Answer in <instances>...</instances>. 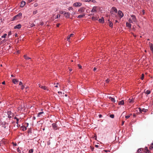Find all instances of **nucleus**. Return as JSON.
I'll return each instance as SVG.
<instances>
[{
    "mask_svg": "<svg viewBox=\"0 0 153 153\" xmlns=\"http://www.w3.org/2000/svg\"><path fill=\"white\" fill-rule=\"evenodd\" d=\"M12 82L13 83L16 84L17 83L19 82V81L16 79H13L12 80Z\"/></svg>",
    "mask_w": 153,
    "mask_h": 153,
    "instance_id": "12",
    "label": "nucleus"
},
{
    "mask_svg": "<svg viewBox=\"0 0 153 153\" xmlns=\"http://www.w3.org/2000/svg\"><path fill=\"white\" fill-rule=\"evenodd\" d=\"M144 152L145 153H149V152H148V151H147V152Z\"/></svg>",
    "mask_w": 153,
    "mask_h": 153,
    "instance_id": "64",
    "label": "nucleus"
},
{
    "mask_svg": "<svg viewBox=\"0 0 153 153\" xmlns=\"http://www.w3.org/2000/svg\"><path fill=\"white\" fill-rule=\"evenodd\" d=\"M22 16V13H19L15 16H14L13 18L12 21L16 20L21 18Z\"/></svg>",
    "mask_w": 153,
    "mask_h": 153,
    "instance_id": "1",
    "label": "nucleus"
},
{
    "mask_svg": "<svg viewBox=\"0 0 153 153\" xmlns=\"http://www.w3.org/2000/svg\"><path fill=\"white\" fill-rule=\"evenodd\" d=\"M25 4V1H22L21 3L20 7H24Z\"/></svg>",
    "mask_w": 153,
    "mask_h": 153,
    "instance_id": "11",
    "label": "nucleus"
},
{
    "mask_svg": "<svg viewBox=\"0 0 153 153\" xmlns=\"http://www.w3.org/2000/svg\"><path fill=\"white\" fill-rule=\"evenodd\" d=\"M99 21L100 22L103 23L104 22V19L103 17H102L101 19H99Z\"/></svg>",
    "mask_w": 153,
    "mask_h": 153,
    "instance_id": "13",
    "label": "nucleus"
},
{
    "mask_svg": "<svg viewBox=\"0 0 153 153\" xmlns=\"http://www.w3.org/2000/svg\"><path fill=\"white\" fill-rule=\"evenodd\" d=\"M43 113L44 112L43 111L37 114V117H40V115L43 114Z\"/></svg>",
    "mask_w": 153,
    "mask_h": 153,
    "instance_id": "23",
    "label": "nucleus"
},
{
    "mask_svg": "<svg viewBox=\"0 0 153 153\" xmlns=\"http://www.w3.org/2000/svg\"><path fill=\"white\" fill-rule=\"evenodd\" d=\"M146 94H149L151 93V91L150 90H147L146 92Z\"/></svg>",
    "mask_w": 153,
    "mask_h": 153,
    "instance_id": "25",
    "label": "nucleus"
},
{
    "mask_svg": "<svg viewBox=\"0 0 153 153\" xmlns=\"http://www.w3.org/2000/svg\"><path fill=\"white\" fill-rule=\"evenodd\" d=\"M17 151L19 152V153H21V150L19 149V148H18L17 149Z\"/></svg>",
    "mask_w": 153,
    "mask_h": 153,
    "instance_id": "43",
    "label": "nucleus"
},
{
    "mask_svg": "<svg viewBox=\"0 0 153 153\" xmlns=\"http://www.w3.org/2000/svg\"><path fill=\"white\" fill-rule=\"evenodd\" d=\"M14 119H16V120H17V122H16V123L17 124H18V123H19V119L16 117H15Z\"/></svg>",
    "mask_w": 153,
    "mask_h": 153,
    "instance_id": "28",
    "label": "nucleus"
},
{
    "mask_svg": "<svg viewBox=\"0 0 153 153\" xmlns=\"http://www.w3.org/2000/svg\"><path fill=\"white\" fill-rule=\"evenodd\" d=\"M124 122H125V121H122V125H123L124 124Z\"/></svg>",
    "mask_w": 153,
    "mask_h": 153,
    "instance_id": "60",
    "label": "nucleus"
},
{
    "mask_svg": "<svg viewBox=\"0 0 153 153\" xmlns=\"http://www.w3.org/2000/svg\"><path fill=\"white\" fill-rule=\"evenodd\" d=\"M113 11L116 13H117V8L115 7H113L112 8Z\"/></svg>",
    "mask_w": 153,
    "mask_h": 153,
    "instance_id": "22",
    "label": "nucleus"
},
{
    "mask_svg": "<svg viewBox=\"0 0 153 153\" xmlns=\"http://www.w3.org/2000/svg\"><path fill=\"white\" fill-rule=\"evenodd\" d=\"M148 151V152H149V150L148 149L147 147H146L145 148L144 150V152H147Z\"/></svg>",
    "mask_w": 153,
    "mask_h": 153,
    "instance_id": "27",
    "label": "nucleus"
},
{
    "mask_svg": "<svg viewBox=\"0 0 153 153\" xmlns=\"http://www.w3.org/2000/svg\"><path fill=\"white\" fill-rule=\"evenodd\" d=\"M78 66L79 68H82V66L80 65L79 64Z\"/></svg>",
    "mask_w": 153,
    "mask_h": 153,
    "instance_id": "50",
    "label": "nucleus"
},
{
    "mask_svg": "<svg viewBox=\"0 0 153 153\" xmlns=\"http://www.w3.org/2000/svg\"><path fill=\"white\" fill-rule=\"evenodd\" d=\"M74 35V34L73 33L71 34L69 36L71 37L72 36Z\"/></svg>",
    "mask_w": 153,
    "mask_h": 153,
    "instance_id": "56",
    "label": "nucleus"
},
{
    "mask_svg": "<svg viewBox=\"0 0 153 153\" xmlns=\"http://www.w3.org/2000/svg\"><path fill=\"white\" fill-rule=\"evenodd\" d=\"M149 149L151 150L153 149V145H150V146L149 147Z\"/></svg>",
    "mask_w": 153,
    "mask_h": 153,
    "instance_id": "33",
    "label": "nucleus"
},
{
    "mask_svg": "<svg viewBox=\"0 0 153 153\" xmlns=\"http://www.w3.org/2000/svg\"><path fill=\"white\" fill-rule=\"evenodd\" d=\"M64 14L65 15V16L67 18H70V13L69 12H65Z\"/></svg>",
    "mask_w": 153,
    "mask_h": 153,
    "instance_id": "5",
    "label": "nucleus"
},
{
    "mask_svg": "<svg viewBox=\"0 0 153 153\" xmlns=\"http://www.w3.org/2000/svg\"><path fill=\"white\" fill-rule=\"evenodd\" d=\"M110 80L109 79H106L105 80V81L106 83H108L110 81Z\"/></svg>",
    "mask_w": 153,
    "mask_h": 153,
    "instance_id": "40",
    "label": "nucleus"
},
{
    "mask_svg": "<svg viewBox=\"0 0 153 153\" xmlns=\"http://www.w3.org/2000/svg\"><path fill=\"white\" fill-rule=\"evenodd\" d=\"M118 14L120 16V18H121L123 16L124 14L121 11L119 10L118 11Z\"/></svg>",
    "mask_w": 153,
    "mask_h": 153,
    "instance_id": "6",
    "label": "nucleus"
},
{
    "mask_svg": "<svg viewBox=\"0 0 153 153\" xmlns=\"http://www.w3.org/2000/svg\"><path fill=\"white\" fill-rule=\"evenodd\" d=\"M91 0H85V1L86 2H90Z\"/></svg>",
    "mask_w": 153,
    "mask_h": 153,
    "instance_id": "55",
    "label": "nucleus"
},
{
    "mask_svg": "<svg viewBox=\"0 0 153 153\" xmlns=\"http://www.w3.org/2000/svg\"><path fill=\"white\" fill-rule=\"evenodd\" d=\"M60 25V24H57V25H56V26L57 27H59V25Z\"/></svg>",
    "mask_w": 153,
    "mask_h": 153,
    "instance_id": "59",
    "label": "nucleus"
},
{
    "mask_svg": "<svg viewBox=\"0 0 153 153\" xmlns=\"http://www.w3.org/2000/svg\"><path fill=\"white\" fill-rule=\"evenodd\" d=\"M25 88V86L24 85H22L21 87V89H23Z\"/></svg>",
    "mask_w": 153,
    "mask_h": 153,
    "instance_id": "46",
    "label": "nucleus"
},
{
    "mask_svg": "<svg viewBox=\"0 0 153 153\" xmlns=\"http://www.w3.org/2000/svg\"><path fill=\"white\" fill-rule=\"evenodd\" d=\"M23 107H22V105L21 106H20L19 107V110H22L23 109Z\"/></svg>",
    "mask_w": 153,
    "mask_h": 153,
    "instance_id": "38",
    "label": "nucleus"
},
{
    "mask_svg": "<svg viewBox=\"0 0 153 153\" xmlns=\"http://www.w3.org/2000/svg\"><path fill=\"white\" fill-rule=\"evenodd\" d=\"M139 111H140V112H142V109H141V108H139Z\"/></svg>",
    "mask_w": 153,
    "mask_h": 153,
    "instance_id": "53",
    "label": "nucleus"
},
{
    "mask_svg": "<svg viewBox=\"0 0 153 153\" xmlns=\"http://www.w3.org/2000/svg\"><path fill=\"white\" fill-rule=\"evenodd\" d=\"M124 103V101L123 100H122L120 101L118 103V105H123Z\"/></svg>",
    "mask_w": 153,
    "mask_h": 153,
    "instance_id": "18",
    "label": "nucleus"
},
{
    "mask_svg": "<svg viewBox=\"0 0 153 153\" xmlns=\"http://www.w3.org/2000/svg\"><path fill=\"white\" fill-rule=\"evenodd\" d=\"M85 9V8L84 7H82L79 9L78 12H79V13H82V14L83 13H83L84 12Z\"/></svg>",
    "mask_w": 153,
    "mask_h": 153,
    "instance_id": "2",
    "label": "nucleus"
},
{
    "mask_svg": "<svg viewBox=\"0 0 153 153\" xmlns=\"http://www.w3.org/2000/svg\"><path fill=\"white\" fill-rule=\"evenodd\" d=\"M19 85H22V82L20 81L19 82Z\"/></svg>",
    "mask_w": 153,
    "mask_h": 153,
    "instance_id": "52",
    "label": "nucleus"
},
{
    "mask_svg": "<svg viewBox=\"0 0 153 153\" xmlns=\"http://www.w3.org/2000/svg\"><path fill=\"white\" fill-rule=\"evenodd\" d=\"M3 125V122H2L1 120H0V126L1 125Z\"/></svg>",
    "mask_w": 153,
    "mask_h": 153,
    "instance_id": "48",
    "label": "nucleus"
},
{
    "mask_svg": "<svg viewBox=\"0 0 153 153\" xmlns=\"http://www.w3.org/2000/svg\"><path fill=\"white\" fill-rule=\"evenodd\" d=\"M44 23H43V22H41V23H40V25L42 26V25H44Z\"/></svg>",
    "mask_w": 153,
    "mask_h": 153,
    "instance_id": "58",
    "label": "nucleus"
},
{
    "mask_svg": "<svg viewBox=\"0 0 153 153\" xmlns=\"http://www.w3.org/2000/svg\"><path fill=\"white\" fill-rule=\"evenodd\" d=\"M130 117V116L127 115L125 116V117L126 119H128Z\"/></svg>",
    "mask_w": 153,
    "mask_h": 153,
    "instance_id": "49",
    "label": "nucleus"
},
{
    "mask_svg": "<svg viewBox=\"0 0 153 153\" xmlns=\"http://www.w3.org/2000/svg\"><path fill=\"white\" fill-rule=\"evenodd\" d=\"M21 25L20 24H19L17 25H16L15 26L14 28V29H20L21 27Z\"/></svg>",
    "mask_w": 153,
    "mask_h": 153,
    "instance_id": "10",
    "label": "nucleus"
},
{
    "mask_svg": "<svg viewBox=\"0 0 153 153\" xmlns=\"http://www.w3.org/2000/svg\"><path fill=\"white\" fill-rule=\"evenodd\" d=\"M97 7L96 6H94L93 8L92 9V10H91V12H96L97 11Z\"/></svg>",
    "mask_w": 153,
    "mask_h": 153,
    "instance_id": "9",
    "label": "nucleus"
},
{
    "mask_svg": "<svg viewBox=\"0 0 153 153\" xmlns=\"http://www.w3.org/2000/svg\"><path fill=\"white\" fill-rule=\"evenodd\" d=\"M24 57L25 59H31V58L28 57L26 55H25L24 56Z\"/></svg>",
    "mask_w": 153,
    "mask_h": 153,
    "instance_id": "24",
    "label": "nucleus"
},
{
    "mask_svg": "<svg viewBox=\"0 0 153 153\" xmlns=\"http://www.w3.org/2000/svg\"><path fill=\"white\" fill-rule=\"evenodd\" d=\"M21 128L23 131H25L27 129L26 127L25 126H22Z\"/></svg>",
    "mask_w": 153,
    "mask_h": 153,
    "instance_id": "21",
    "label": "nucleus"
},
{
    "mask_svg": "<svg viewBox=\"0 0 153 153\" xmlns=\"http://www.w3.org/2000/svg\"><path fill=\"white\" fill-rule=\"evenodd\" d=\"M34 7H36L38 6V4L37 3H35L34 4Z\"/></svg>",
    "mask_w": 153,
    "mask_h": 153,
    "instance_id": "45",
    "label": "nucleus"
},
{
    "mask_svg": "<svg viewBox=\"0 0 153 153\" xmlns=\"http://www.w3.org/2000/svg\"><path fill=\"white\" fill-rule=\"evenodd\" d=\"M60 15L58 14V15H57L56 17L55 18V19H58V18L60 17Z\"/></svg>",
    "mask_w": 153,
    "mask_h": 153,
    "instance_id": "42",
    "label": "nucleus"
},
{
    "mask_svg": "<svg viewBox=\"0 0 153 153\" xmlns=\"http://www.w3.org/2000/svg\"><path fill=\"white\" fill-rule=\"evenodd\" d=\"M149 45L150 46L151 50L152 52H153V45L152 44L149 43Z\"/></svg>",
    "mask_w": 153,
    "mask_h": 153,
    "instance_id": "14",
    "label": "nucleus"
},
{
    "mask_svg": "<svg viewBox=\"0 0 153 153\" xmlns=\"http://www.w3.org/2000/svg\"><path fill=\"white\" fill-rule=\"evenodd\" d=\"M131 16L132 18L131 19L132 21L134 22H136L137 20L135 16L134 15H131Z\"/></svg>",
    "mask_w": 153,
    "mask_h": 153,
    "instance_id": "7",
    "label": "nucleus"
},
{
    "mask_svg": "<svg viewBox=\"0 0 153 153\" xmlns=\"http://www.w3.org/2000/svg\"><path fill=\"white\" fill-rule=\"evenodd\" d=\"M128 21L130 23H133V22H134L131 19H129Z\"/></svg>",
    "mask_w": 153,
    "mask_h": 153,
    "instance_id": "29",
    "label": "nucleus"
},
{
    "mask_svg": "<svg viewBox=\"0 0 153 153\" xmlns=\"http://www.w3.org/2000/svg\"><path fill=\"white\" fill-rule=\"evenodd\" d=\"M82 5V4L81 3L77 2L74 3L73 4V6L75 7H80Z\"/></svg>",
    "mask_w": 153,
    "mask_h": 153,
    "instance_id": "3",
    "label": "nucleus"
},
{
    "mask_svg": "<svg viewBox=\"0 0 153 153\" xmlns=\"http://www.w3.org/2000/svg\"><path fill=\"white\" fill-rule=\"evenodd\" d=\"M85 16V13H83L82 15H79L78 17L77 18H82L83 17H84Z\"/></svg>",
    "mask_w": 153,
    "mask_h": 153,
    "instance_id": "16",
    "label": "nucleus"
},
{
    "mask_svg": "<svg viewBox=\"0 0 153 153\" xmlns=\"http://www.w3.org/2000/svg\"><path fill=\"white\" fill-rule=\"evenodd\" d=\"M33 1V0H28V2L29 3H30L32 1Z\"/></svg>",
    "mask_w": 153,
    "mask_h": 153,
    "instance_id": "54",
    "label": "nucleus"
},
{
    "mask_svg": "<svg viewBox=\"0 0 153 153\" xmlns=\"http://www.w3.org/2000/svg\"><path fill=\"white\" fill-rule=\"evenodd\" d=\"M144 75L143 74H142V76L140 78V79H141V80H143V78H144Z\"/></svg>",
    "mask_w": 153,
    "mask_h": 153,
    "instance_id": "34",
    "label": "nucleus"
},
{
    "mask_svg": "<svg viewBox=\"0 0 153 153\" xmlns=\"http://www.w3.org/2000/svg\"><path fill=\"white\" fill-rule=\"evenodd\" d=\"M52 127L53 128V129L56 130L57 129V126L56 125L55 123H53L52 124Z\"/></svg>",
    "mask_w": 153,
    "mask_h": 153,
    "instance_id": "8",
    "label": "nucleus"
},
{
    "mask_svg": "<svg viewBox=\"0 0 153 153\" xmlns=\"http://www.w3.org/2000/svg\"><path fill=\"white\" fill-rule=\"evenodd\" d=\"M37 10H35V11H34L33 12V14H34V15H35L37 13Z\"/></svg>",
    "mask_w": 153,
    "mask_h": 153,
    "instance_id": "37",
    "label": "nucleus"
},
{
    "mask_svg": "<svg viewBox=\"0 0 153 153\" xmlns=\"http://www.w3.org/2000/svg\"><path fill=\"white\" fill-rule=\"evenodd\" d=\"M11 34H12L11 31H9L8 32V36H9L11 35Z\"/></svg>",
    "mask_w": 153,
    "mask_h": 153,
    "instance_id": "44",
    "label": "nucleus"
},
{
    "mask_svg": "<svg viewBox=\"0 0 153 153\" xmlns=\"http://www.w3.org/2000/svg\"><path fill=\"white\" fill-rule=\"evenodd\" d=\"M70 37L71 36H68V37L67 38L68 41H69V40L70 39Z\"/></svg>",
    "mask_w": 153,
    "mask_h": 153,
    "instance_id": "47",
    "label": "nucleus"
},
{
    "mask_svg": "<svg viewBox=\"0 0 153 153\" xmlns=\"http://www.w3.org/2000/svg\"><path fill=\"white\" fill-rule=\"evenodd\" d=\"M142 112H146L147 111V110L145 108H143V109H142Z\"/></svg>",
    "mask_w": 153,
    "mask_h": 153,
    "instance_id": "31",
    "label": "nucleus"
},
{
    "mask_svg": "<svg viewBox=\"0 0 153 153\" xmlns=\"http://www.w3.org/2000/svg\"><path fill=\"white\" fill-rule=\"evenodd\" d=\"M33 152V149H30L29 151V153H32Z\"/></svg>",
    "mask_w": 153,
    "mask_h": 153,
    "instance_id": "35",
    "label": "nucleus"
},
{
    "mask_svg": "<svg viewBox=\"0 0 153 153\" xmlns=\"http://www.w3.org/2000/svg\"><path fill=\"white\" fill-rule=\"evenodd\" d=\"M59 13H60V14H63L64 13V11H63L62 10H60L59 11Z\"/></svg>",
    "mask_w": 153,
    "mask_h": 153,
    "instance_id": "41",
    "label": "nucleus"
},
{
    "mask_svg": "<svg viewBox=\"0 0 153 153\" xmlns=\"http://www.w3.org/2000/svg\"><path fill=\"white\" fill-rule=\"evenodd\" d=\"M35 26V25L34 24H32L31 25H30V26L31 27H33L34 26Z\"/></svg>",
    "mask_w": 153,
    "mask_h": 153,
    "instance_id": "51",
    "label": "nucleus"
},
{
    "mask_svg": "<svg viewBox=\"0 0 153 153\" xmlns=\"http://www.w3.org/2000/svg\"><path fill=\"white\" fill-rule=\"evenodd\" d=\"M41 88L43 89L44 90H46V88L45 86H42L41 87Z\"/></svg>",
    "mask_w": 153,
    "mask_h": 153,
    "instance_id": "30",
    "label": "nucleus"
},
{
    "mask_svg": "<svg viewBox=\"0 0 153 153\" xmlns=\"http://www.w3.org/2000/svg\"><path fill=\"white\" fill-rule=\"evenodd\" d=\"M126 26L129 28H131V25L130 23L128 22H126Z\"/></svg>",
    "mask_w": 153,
    "mask_h": 153,
    "instance_id": "20",
    "label": "nucleus"
},
{
    "mask_svg": "<svg viewBox=\"0 0 153 153\" xmlns=\"http://www.w3.org/2000/svg\"><path fill=\"white\" fill-rule=\"evenodd\" d=\"M92 19L93 20H97V18L95 17H94V16H93L92 17Z\"/></svg>",
    "mask_w": 153,
    "mask_h": 153,
    "instance_id": "32",
    "label": "nucleus"
},
{
    "mask_svg": "<svg viewBox=\"0 0 153 153\" xmlns=\"http://www.w3.org/2000/svg\"><path fill=\"white\" fill-rule=\"evenodd\" d=\"M96 70H97V68L96 67L94 68V69H93V70L94 71H96Z\"/></svg>",
    "mask_w": 153,
    "mask_h": 153,
    "instance_id": "57",
    "label": "nucleus"
},
{
    "mask_svg": "<svg viewBox=\"0 0 153 153\" xmlns=\"http://www.w3.org/2000/svg\"><path fill=\"white\" fill-rule=\"evenodd\" d=\"M7 36V34L6 33H5L4 34V35L1 36V38H5L6 37V36Z\"/></svg>",
    "mask_w": 153,
    "mask_h": 153,
    "instance_id": "26",
    "label": "nucleus"
},
{
    "mask_svg": "<svg viewBox=\"0 0 153 153\" xmlns=\"http://www.w3.org/2000/svg\"><path fill=\"white\" fill-rule=\"evenodd\" d=\"M73 7H69L68 8V10H73Z\"/></svg>",
    "mask_w": 153,
    "mask_h": 153,
    "instance_id": "39",
    "label": "nucleus"
},
{
    "mask_svg": "<svg viewBox=\"0 0 153 153\" xmlns=\"http://www.w3.org/2000/svg\"><path fill=\"white\" fill-rule=\"evenodd\" d=\"M35 119H36V118H35V117H33V118H32L33 120H34Z\"/></svg>",
    "mask_w": 153,
    "mask_h": 153,
    "instance_id": "62",
    "label": "nucleus"
},
{
    "mask_svg": "<svg viewBox=\"0 0 153 153\" xmlns=\"http://www.w3.org/2000/svg\"><path fill=\"white\" fill-rule=\"evenodd\" d=\"M108 21H109V27L111 28H112L113 26V24L112 22L111 21H110L109 20H108Z\"/></svg>",
    "mask_w": 153,
    "mask_h": 153,
    "instance_id": "15",
    "label": "nucleus"
},
{
    "mask_svg": "<svg viewBox=\"0 0 153 153\" xmlns=\"http://www.w3.org/2000/svg\"><path fill=\"white\" fill-rule=\"evenodd\" d=\"M110 117L111 118H113L114 117V115L113 114H110Z\"/></svg>",
    "mask_w": 153,
    "mask_h": 153,
    "instance_id": "36",
    "label": "nucleus"
},
{
    "mask_svg": "<svg viewBox=\"0 0 153 153\" xmlns=\"http://www.w3.org/2000/svg\"><path fill=\"white\" fill-rule=\"evenodd\" d=\"M143 151V149L142 148H140L138 149L137 151V152L138 153H141V152H142V151Z\"/></svg>",
    "mask_w": 153,
    "mask_h": 153,
    "instance_id": "17",
    "label": "nucleus"
},
{
    "mask_svg": "<svg viewBox=\"0 0 153 153\" xmlns=\"http://www.w3.org/2000/svg\"><path fill=\"white\" fill-rule=\"evenodd\" d=\"M7 114L8 115V117L10 119L13 116V114L12 112L10 111H8Z\"/></svg>",
    "mask_w": 153,
    "mask_h": 153,
    "instance_id": "4",
    "label": "nucleus"
},
{
    "mask_svg": "<svg viewBox=\"0 0 153 153\" xmlns=\"http://www.w3.org/2000/svg\"><path fill=\"white\" fill-rule=\"evenodd\" d=\"M86 12H87V13H89V10H86Z\"/></svg>",
    "mask_w": 153,
    "mask_h": 153,
    "instance_id": "63",
    "label": "nucleus"
},
{
    "mask_svg": "<svg viewBox=\"0 0 153 153\" xmlns=\"http://www.w3.org/2000/svg\"><path fill=\"white\" fill-rule=\"evenodd\" d=\"M109 99L111 100V101L113 102H115V100L114 98H113L112 97H109Z\"/></svg>",
    "mask_w": 153,
    "mask_h": 153,
    "instance_id": "19",
    "label": "nucleus"
},
{
    "mask_svg": "<svg viewBox=\"0 0 153 153\" xmlns=\"http://www.w3.org/2000/svg\"><path fill=\"white\" fill-rule=\"evenodd\" d=\"M2 84L3 85H5V82L4 81L3 82H2Z\"/></svg>",
    "mask_w": 153,
    "mask_h": 153,
    "instance_id": "61",
    "label": "nucleus"
}]
</instances>
